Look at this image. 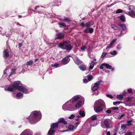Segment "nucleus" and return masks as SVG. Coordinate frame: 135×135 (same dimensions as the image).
Here are the masks:
<instances>
[{
  "label": "nucleus",
  "mask_w": 135,
  "mask_h": 135,
  "mask_svg": "<svg viewBox=\"0 0 135 135\" xmlns=\"http://www.w3.org/2000/svg\"><path fill=\"white\" fill-rule=\"evenodd\" d=\"M91 120H96L97 118L96 115H93L91 118Z\"/></svg>",
  "instance_id": "obj_34"
},
{
  "label": "nucleus",
  "mask_w": 135,
  "mask_h": 135,
  "mask_svg": "<svg viewBox=\"0 0 135 135\" xmlns=\"http://www.w3.org/2000/svg\"><path fill=\"white\" fill-rule=\"evenodd\" d=\"M105 66V63H103L100 66V69H103V66Z\"/></svg>",
  "instance_id": "obj_48"
},
{
  "label": "nucleus",
  "mask_w": 135,
  "mask_h": 135,
  "mask_svg": "<svg viewBox=\"0 0 135 135\" xmlns=\"http://www.w3.org/2000/svg\"><path fill=\"white\" fill-rule=\"evenodd\" d=\"M75 117V116L74 114L71 115L69 117V118L70 119H73Z\"/></svg>",
  "instance_id": "obj_44"
},
{
  "label": "nucleus",
  "mask_w": 135,
  "mask_h": 135,
  "mask_svg": "<svg viewBox=\"0 0 135 135\" xmlns=\"http://www.w3.org/2000/svg\"><path fill=\"white\" fill-rule=\"evenodd\" d=\"M5 35L6 37H8L11 34L10 33H7V31H6L5 33Z\"/></svg>",
  "instance_id": "obj_56"
},
{
  "label": "nucleus",
  "mask_w": 135,
  "mask_h": 135,
  "mask_svg": "<svg viewBox=\"0 0 135 135\" xmlns=\"http://www.w3.org/2000/svg\"><path fill=\"white\" fill-rule=\"evenodd\" d=\"M111 55H115L117 54V52L115 51H114L113 52L110 53Z\"/></svg>",
  "instance_id": "obj_43"
},
{
  "label": "nucleus",
  "mask_w": 135,
  "mask_h": 135,
  "mask_svg": "<svg viewBox=\"0 0 135 135\" xmlns=\"http://www.w3.org/2000/svg\"><path fill=\"white\" fill-rule=\"evenodd\" d=\"M8 70V69H7V70H4V75H5V76H6V73H7V72H8L7 71Z\"/></svg>",
  "instance_id": "obj_61"
},
{
  "label": "nucleus",
  "mask_w": 135,
  "mask_h": 135,
  "mask_svg": "<svg viewBox=\"0 0 135 135\" xmlns=\"http://www.w3.org/2000/svg\"><path fill=\"white\" fill-rule=\"evenodd\" d=\"M111 109L113 110H117L119 108L117 107H112Z\"/></svg>",
  "instance_id": "obj_47"
},
{
  "label": "nucleus",
  "mask_w": 135,
  "mask_h": 135,
  "mask_svg": "<svg viewBox=\"0 0 135 135\" xmlns=\"http://www.w3.org/2000/svg\"><path fill=\"white\" fill-rule=\"evenodd\" d=\"M118 26L122 28L123 30L125 31L126 29V25L124 23H119L118 24Z\"/></svg>",
  "instance_id": "obj_19"
},
{
  "label": "nucleus",
  "mask_w": 135,
  "mask_h": 135,
  "mask_svg": "<svg viewBox=\"0 0 135 135\" xmlns=\"http://www.w3.org/2000/svg\"><path fill=\"white\" fill-rule=\"evenodd\" d=\"M101 81H97L96 83H94V85L92 88V90L93 91H95L97 90L99 85L100 84Z\"/></svg>",
  "instance_id": "obj_10"
},
{
  "label": "nucleus",
  "mask_w": 135,
  "mask_h": 135,
  "mask_svg": "<svg viewBox=\"0 0 135 135\" xmlns=\"http://www.w3.org/2000/svg\"><path fill=\"white\" fill-rule=\"evenodd\" d=\"M69 41L66 40L63 43H61L59 44V47L63 50H70L72 47L70 44H69Z\"/></svg>",
  "instance_id": "obj_4"
},
{
  "label": "nucleus",
  "mask_w": 135,
  "mask_h": 135,
  "mask_svg": "<svg viewBox=\"0 0 135 135\" xmlns=\"http://www.w3.org/2000/svg\"><path fill=\"white\" fill-rule=\"evenodd\" d=\"M132 132H127L125 133L124 135H132Z\"/></svg>",
  "instance_id": "obj_42"
},
{
  "label": "nucleus",
  "mask_w": 135,
  "mask_h": 135,
  "mask_svg": "<svg viewBox=\"0 0 135 135\" xmlns=\"http://www.w3.org/2000/svg\"><path fill=\"white\" fill-rule=\"evenodd\" d=\"M79 115H76L75 116L78 118H80L81 117H84L85 115L84 111V110H81L79 112Z\"/></svg>",
  "instance_id": "obj_12"
},
{
  "label": "nucleus",
  "mask_w": 135,
  "mask_h": 135,
  "mask_svg": "<svg viewBox=\"0 0 135 135\" xmlns=\"http://www.w3.org/2000/svg\"><path fill=\"white\" fill-rule=\"evenodd\" d=\"M73 105V103L71 102V100H69L63 105L62 109L65 111L73 110L74 109Z\"/></svg>",
  "instance_id": "obj_5"
},
{
  "label": "nucleus",
  "mask_w": 135,
  "mask_h": 135,
  "mask_svg": "<svg viewBox=\"0 0 135 135\" xmlns=\"http://www.w3.org/2000/svg\"><path fill=\"white\" fill-rule=\"evenodd\" d=\"M64 20L65 21L68 22H69L70 21V20L69 18L65 17H64Z\"/></svg>",
  "instance_id": "obj_40"
},
{
  "label": "nucleus",
  "mask_w": 135,
  "mask_h": 135,
  "mask_svg": "<svg viewBox=\"0 0 135 135\" xmlns=\"http://www.w3.org/2000/svg\"><path fill=\"white\" fill-rule=\"evenodd\" d=\"M106 112L107 113L110 114L111 112V111L109 109H108L106 111Z\"/></svg>",
  "instance_id": "obj_53"
},
{
  "label": "nucleus",
  "mask_w": 135,
  "mask_h": 135,
  "mask_svg": "<svg viewBox=\"0 0 135 135\" xmlns=\"http://www.w3.org/2000/svg\"><path fill=\"white\" fill-rule=\"evenodd\" d=\"M132 122V120H130L127 121V125L129 126H130L132 124L131 123Z\"/></svg>",
  "instance_id": "obj_38"
},
{
  "label": "nucleus",
  "mask_w": 135,
  "mask_h": 135,
  "mask_svg": "<svg viewBox=\"0 0 135 135\" xmlns=\"http://www.w3.org/2000/svg\"><path fill=\"white\" fill-rule=\"evenodd\" d=\"M57 38L56 39H62L64 37V35L62 33H60L58 34L57 35Z\"/></svg>",
  "instance_id": "obj_18"
},
{
  "label": "nucleus",
  "mask_w": 135,
  "mask_h": 135,
  "mask_svg": "<svg viewBox=\"0 0 135 135\" xmlns=\"http://www.w3.org/2000/svg\"><path fill=\"white\" fill-rule=\"evenodd\" d=\"M59 65L58 64H55L52 65L53 67H55V68H57L58 66Z\"/></svg>",
  "instance_id": "obj_59"
},
{
  "label": "nucleus",
  "mask_w": 135,
  "mask_h": 135,
  "mask_svg": "<svg viewBox=\"0 0 135 135\" xmlns=\"http://www.w3.org/2000/svg\"><path fill=\"white\" fill-rule=\"evenodd\" d=\"M69 129L70 131H73L74 129V127L72 125H70L69 126Z\"/></svg>",
  "instance_id": "obj_28"
},
{
  "label": "nucleus",
  "mask_w": 135,
  "mask_h": 135,
  "mask_svg": "<svg viewBox=\"0 0 135 135\" xmlns=\"http://www.w3.org/2000/svg\"><path fill=\"white\" fill-rule=\"evenodd\" d=\"M93 76L91 75H89L88 77V79L89 81H90L92 79Z\"/></svg>",
  "instance_id": "obj_41"
},
{
  "label": "nucleus",
  "mask_w": 135,
  "mask_h": 135,
  "mask_svg": "<svg viewBox=\"0 0 135 135\" xmlns=\"http://www.w3.org/2000/svg\"><path fill=\"white\" fill-rule=\"evenodd\" d=\"M121 128L123 130H125L126 128V124L122 125L121 126Z\"/></svg>",
  "instance_id": "obj_37"
},
{
  "label": "nucleus",
  "mask_w": 135,
  "mask_h": 135,
  "mask_svg": "<svg viewBox=\"0 0 135 135\" xmlns=\"http://www.w3.org/2000/svg\"><path fill=\"white\" fill-rule=\"evenodd\" d=\"M122 102L117 101L115 102H114L113 104L114 105L117 106L120 103H122Z\"/></svg>",
  "instance_id": "obj_33"
},
{
  "label": "nucleus",
  "mask_w": 135,
  "mask_h": 135,
  "mask_svg": "<svg viewBox=\"0 0 135 135\" xmlns=\"http://www.w3.org/2000/svg\"><path fill=\"white\" fill-rule=\"evenodd\" d=\"M22 43H20L19 44V46L20 47H21L22 45Z\"/></svg>",
  "instance_id": "obj_63"
},
{
  "label": "nucleus",
  "mask_w": 135,
  "mask_h": 135,
  "mask_svg": "<svg viewBox=\"0 0 135 135\" xmlns=\"http://www.w3.org/2000/svg\"><path fill=\"white\" fill-rule=\"evenodd\" d=\"M112 120L108 119H105L103 122L101 123V126L103 128H109L110 125L112 124Z\"/></svg>",
  "instance_id": "obj_6"
},
{
  "label": "nucleus",
  "mask_w": 135,
  "mask_h": 135,
  "mask_svg": "<svg viewBox=\"0 0 135 135\" xmlns=\"http://www.w3.org/2000/svg\"><path fill=\"white\" fill-rule=\"evenodd\" d=\"M41 117V115L40 112L37 111L33 112L29 117L30 123L32 124H35L40 120Z\"/></svg>",
  "instance_id": "obj_3"
},
{
  "label": "nucleus",
  "mask_w": 135,
  "mask_h": 135,
  "mask_svg": "<svg viewBox=\"0 0 135 135\" xmlns=\"http://www.w3.org/2000/svg\"><path fill=\"white\" fill-rule=\"evenodd\" d=\"M117 38H115L113 40L112 42H113L114 43V42L117 40Z\"/></svg>",
  "instance_id": "obj_64"
},
{
  "label": "nucleus",
  "mask_w": 135,
  "mask_h": 135,
  "mask_svg": "<svg viewBox=\"0 0 135 135\" xmlns=\"http://www.w3.org/2000/svg\"><path fill=\"white\" fill-rule=\"evenodd\" d=\"M75 63L78 65H79L81 64L82 62L79 60L78 57H76L74 59Z\"/></svg>",
  "instance_id": "obj_16"
},
{
  "label": "nucleus",
  "mask_w": 135,
  "mask_h": 135,
  "mask_svg": "<svg viewBox=\"0 0 135 135\" xmlns=\"http://www.w3.org/2000/svg\"><path fill=\"white\" fill-rule=\"evenodd\" d=\"M80 96L79 95H76L72 99L70 100H71V102L73 103V102H75L78 100L80 98Z\"/></svg>",
  "instance_id": "obj_13"
},
{
  "label": "nucleus",
  "mask_w": 135,
  "mask_h": 135,
  "mask_svg": "<svg viewBox=\"0 0 135 135\" xmlns=\"http://www.w3.org/2000/svg\"><path fill=\"white\" fill-rule=\"evenodd\" d=\"M16 97L17 99H19L20 98H22L23 97V94L21 93H18L17 94Z\"/></svg>",
  "instance_id": "obj_25"
},
{
  "label": "nucleus",
  "mask_w": 135,
  "mask_h": 135,
  "mask_svg": "<svg viewBox=\"0 0 135 135\" xmlns=\"http://www.w3.org/2000/svg\"><path fill=\"white\" fill-rule=\"evenodd\" d=\"M82 102L81 101H79L75 105V107L76 108L79 109L80 108Z\"/></svg>",
  "instance_id": "obj_20"
},
{
  "label": "nucleus",
  "mask_w": 135,
  "mask_h": 135,
  "mask_svg": "<svg viewBox=\"0 0 135 135\" xmlns=\"http://www.w3.org/2000/svg\"><path fill=\"white\" fill-rule=\"evenodd\" d=\"M79 68L81 70L84 71L86 69V66L83 64L81 65L80 66H79Z\"/></svg>",
  "instance_id": "obj_26"
},
{
  "label": "nucleus",
  "mask_w": 135,
  "mask_h": 135,
  "mask_svg": "<svg viewBox=\"0 0 135 135\" xmlns=\"http://www.w3.org/2000/svg\"><path fill=\"white\" fill-rule=\"evenodd\" d=\"M125 115V114L124 113H123L120 116V117H119L118 118L119 119H120L121 118H122V117H123L124 115Z\"/></svg>",
  "instance_id": "obj_60"
},
{
  "label": "nucleus",
  "mask_w": 135,
  "mask_h": 135,
  "mask_svg": "<svg viewBox=\"0 0 135 135\" xmlns=\"http://www.w3.org/2000/svg\"><path fill=\"white\" fill-rule=\"evenodd\" d=\"M88 30L89 31V32L90 33H92L93 31H94V30L92 28H90L89 29H88Z\"/></svg>",
  "instance_id": "obj_45"
},
{
  "label": "nucleus",
  "mask_w": 135,
  "mask_h": 135,
  "mask_svg": "<svg viewBox=\"0 0 135 135\" xmlns=\"http://www.w3.org/2000/svg\"><path fill=\"white\" fill-rule=\"evenodd\" d=\"M86 45H85L84 46H83L81 47V50H84L86 49Z\"/></svg>",
  "instance_id": "obj_46"
},
{
  "label": "nucleus",
  "mask_w": 135,
  "mask_h": 135,
  "mask_svg": "<svg viewBox=\"0 0 135 135\" xmlns=\"http://www.w3.org/2000/svg\"><path fill=\"white\" fill-rule=\"evenodd\" d=\"M117 132V131L115 130H114L113 131V135H116Z\"/></svg>",
  "instance_id": "obj_58"
},
{
  "label": "nucleus",
  "mask_w": 135,
  "mask_h": 135,
  "mask_svg": "<svg viewBox=\"0 0 135 135\" xmlns=\"http://www.w3.org/2000/svg\"><path fill=\"white\" fill-rule=\"evenodd\" d=\"M112 28L115 30H118V27L117 25H112Z\"/></svg>",
  "instance_id": "obj_35"
},
{
  "label": "nucleus",
  "mask_w": 135,
  "mask_h": 135,
  "mask_svg": "<svg viewBox=\"0 0 135 135\" xmlns=\"http://www.w3.org/2000/svg\"><path fill=\"white\" fill-rule=\"evenodd\" d=\"M105 66L107 69H111L112 71H113L114 70V68H112L111 66L105 63Z\"/></svg>",
  "instance_id": "obj_24"
},
{
  "label": "nucleus",
  "mask_w": 135,
  "mask_h": 135,
  "mask_svg": "<svg viewBox=\"0 0 135 135\" xmlns=\"http://www.w3.org/2000/svg\"><path fill=\"white\" fill-rule=\"evenodd\" d=\"M124 12V11H123V10L120 9H118L115 12L116 13H118Z\"/></svg>",
  "instance_id": "obj_31"
},
{
  "label": "nucleus",
  "mask_w": 135,
  "mask_h": 135,
  "mask_svg": "<svg viewBox=\"0 0 135 135\" xmlns=\"http://www.w3.org/2000/svg\"><path fill=\"white\" fill-rule=\"evenodd\" d=\"M129 10L131 11L130 12H126L125 13L131 16L132 17H135V10L134 7L132 6H129L128 7Z\"/></svg>",
  "instance_id": "obj_7"
},
{
  "label": "nucleus",
  "mask_w": 135,
  "mask_h": 135,
  "mask_svg": "<svg viewBox=\"0 0 135 135\" xmlns=\"http://www.w3.org/2000/svg\"><path fill=\"white\" fill-rule=\"evenodd\" d=\"M58 122L59 123L61 122L65 124H66L67 123V122L63 118H60L59 119Z\"/></svg>",
  "instance_id": "obj_22"
},
{
  "label": "nucleus",
  "mask_w": 135,
  "mask_h": 135,
  "mask_svg": "<svg viewBox=\"0 0 135 135\" xmlns=\"http://www.w3.org/2000/svg\"><path fill=\"white\" fill-rule=\"evenodd\" d=\"M106 108V105L104 101L102 99L96 100L94 105V111L96 113L101 112L103 108Z\"/></svg>",
  "instance_id": "obj_2"
},
{
  "label": "nucleus",
  "mask_w": 135,
  "mask_h": 135,
  "mask_svg": "<svg viewBox=\"0 0 135 135\" xmlns=\"http://www.w3.org/2000/svg\"><path fill=\"white\" fill-rule=\"evenodd\" d=\"M127 91L129 93H131L132 92V90L131 89H129L127 90Z\"/></svg>",
  "instance_id": "obj_57"
},
{
  "label": "nucleus",
  "mask_w": 135,
  "mask_h": 135,
  "mask_svg": "<svg viewBox=\"0 0 135 135\" xmlns=\"http://www.w3.org/2000/svg\"><path fill=\"white\" fill-rule=\"evenodd\" d=\"M11 72L10 74V75H9V77L11 76L13 74H14L15 73V71H16V70L15 69H12L11 70Z\"/></svg>",
  "instance_id": "obj_32"
},
{
  "label": "nucleus",
  "mask_w": 135,
  "mask_h": 135,
  "mask_svg": "<svg viewBox=\"0 0 135 135\" xmlns=\"http://www.w3.org/2000/svg\"><path fill=\"white\" fill-rule=\"evenodd\" d=\"M120 19L122 21L124 22L125 21V18L124 16H122L120 17Z\"/></svg>",
  "instance_id": "obj_36"
},
{
  "label": "nucleus",
  "mask_w": 135,
  "mask_h": 135,
  "mask_svg": "<svg viewBox=\"0 0 135 135\" xmlns=\"http://www.w3.org/2000/svg\"><path fill=\"white\" fill-rule=\"evenodd\" d=\"M83 81L85 83H86L88 82V79H87L86 78L84 79H83Z\"/></svg>",
  "instance_id": "obj_51"
},
{
  "label": "nucleus",
  "mask_w": 135,
  "mask_h": 135,
  "mask_svg": "<svg viewBox=\"0 0 135 135\" xmlns=\"http://www.w3.org/2000/svg\"><path fill=\"white\" fill-rule=\"evenodd\" d=\"M106 54L107 53H103L102 54V55L101 56V57L102 58H103L106 55Z\"/></svg>",
  "instance_id": "obj_49"
},
{
  "label": "nucleus",
  "mask_w": 135,
  "mask_h": 135,
  "mask_svg": "<svg viewBox=\"0 0 135 135\" xmlns=\"http://www.w3.org/2000/svg\"><path fill=\"white\" fill-rule=\"evenodd\" d=\"M106 95H107V97H108L111 99H112L113 98V97L111 95H109V94H107Z\"/></svg>",
  "instance_id": "obj_55"
},
{
  "label": "nucleus",
  "mask_w": 135,
  "mask_h": 135,
  "mask_svg": "<svg viewBox=\"0 0 135 135\" xmlns=\"http://www.w3.org/2000/svg\"><path fill=\"white\" fill-rule=\"evenodd\" d=\"M35 12H38V13H44V12L41 9V7L39 6H37L35 8Z\"/></svg>",
  "instance_id": "obj_11"
},
{
  "label": "nucleus",
  "mask_w": 135,
  "mask_h": 135,
  "mask_svg": "<svg viewBox=\"0 0 135 135\" xmlns=\"http://www.w3.org/2000/svg\"><path fill=\"white\" fill-rule=\"evenodd\" d=\"M58 24L60 26V27H65L66 26L65 24L63 23H58Z\"/></svg>",
  "instance_id": "obj_39"
},
{
  "label": "nucleus",
  "mask_w": 135,
  "mask_h": 135,
  "mask_svg": "<svg viewBox=\"0 0 135 135\" xmlns=\"http://www.w3.org/2000/svg\"><path fill=\"white\" fill-rule=\"evenodd\" d=\"M96 60V59H94L93 61H91V62L90 63V65L89 67V70L90 71L92 70L93 69L94 66L96 64L97 62Z\"/></svg>",
  "instance_id": "obj_9"
},
{
  "label": "nucleus",
  "mask_w": 135,
  "mask_h": 135,
  "mask_svg": "<svg viewBox=\"0 0 135 135\" xmlns=\"http://www.w3.org/2000/svg\"><path fill=\"white\" fill-rule=\"evenodd\" d=\"M90 124L91 126H95L97 124V122L95 120H91L90 122Z\"/></svg>",
  "instance_id": "obj_27"
},
{
  "label": "nucleus",
  "mask_w": 135,
  "mask_h": 135,
  "mask_svg": "<svg viewBox=\"0 0 135 135\" xmlns=\"http://www.w3.org/2000/svg\"><path fill=\"white\" fill-rule=\"evenodd\" d=\"M91 25H92L89 22L86 23L85 25L86 27V28L84 31V32L85 33L86 32L87 30L90 28V27Z\"/></svg>",
  "instance_id": "obj_15"
},
{
  "label": "nucleus",
  "mask_w": 135,
  "mask_h": 135,
  "mask_svg": "<svg viewBox=\"0 0 135 135\" xmlns=\"http://www.w3.org/2000/svg\"><path fill=\"white\" fill-rule=\"evenodd\" d=\"M132 99L131 97H128L127 99V100L128 101H130L132 100Z\"/></svg>",
  "instance_id": "obj_54"
},
{
  "label": "nucleus",
  "mask_w": 135,
  "mask_h": 135,
  "mask_svg": "<svg viewBox=\"0 0 135 135\" xmlns=\"http://www.w3.org/2000/svg\"><path fill=\"white\" fill-rule=\"evenodd\" d=\"M80 25L83 27H84L85 26V24L84 22H81L80 23Z\"/></svg>",
  "instance_id": "obj_52"
},
{
  "label": "nucleus",
  "mask_w": 135,
  "mask_h": 135,
  "mask_svg": "<svg viewBox=\"0 0 135 135\" xmlns=\"http://www.w3.org/2000/svg\"><path fill=\"white\" fill-rule=\"evenodd\" d=\"M123 95H118L117 96V98L119 100H121L123 98Z\"/></svg>",
  "instance_id": "obj_30"
},
{
  "label": "nucleus",
  "mask_w": 135,
  "mask_h": 135,
  "mask_svg": "<svg viewBox=\"0 0 135 135\" xmlns=\"http://www.w3.org/2000/svg\"><path fill=\"white\" fill-rule=\"evenodd\" d=\"M3 56L4 57H7L9 56V54L8 50L6 49L4 51Z\"/></svg>",
  "instance_id": "obj_17"
},
{
  "label": "nucleus",
  "mask_w": 135,
  "mask_h": 135,
  "mask_svg": "<svg viewBox=\"0 0 135 135\" xmlns=\"http://www.w3.org/2000/svg\"><path fill=\"white\" fill-rule=\"evenodd\" d=\"M112 46L110 44V45H108V46L107 47L106 49H108L110 47Z\"/></svg>",
  "instance_id": "obj_62"
},
{
  "label": "nucleus",
  "mask_w": 135,
  "mask_h": 135,
  "mask_svg": "<svg viewBox=\"0 0 135 135\" xmlns=\"http://www.w3.org/2000/svg\"><path fill=\"white\" fill-rule=\"evenodd\" d=\"M55 132V131L52 128H50L48 132L47 135H52Z\"/></svg>",
  "instance_id": "obj_23"
},
{
  "label": "nucleus",
  "mask_w": 135,
  "mask_h": 135,
  "mask_svg": "<svg viewBox=\"0 0 135 135\" xmlns=\"http://www.w3.org/2000/svg\"><path fill=\"white\" fill-rule=\"evenodd\" d=\"M70 61V59L68 57H65L62 61V64L65 65L68 63Z\"/></svg>",
  "instance_id": "obj_14"
},
{
  "label": "nucleus",
  "mask_w": 135,
  "mask_h": 135,
  "mask_svg": "<svg viewBox=\"0 0 135 135\" xmlns=\"http://www.w3.org/2000/svg\"><path fill=\"white\" fill-rule=\"evenodd\" d=\"M33 62L32 60H31L29 61H28L27 62L26 65L28 66H30L32 64Z\"/></svg>",
  "instance_id": "obj_29"
},
{
  "label": "nucleus",
  "mask_w": 135,
  "mask_h": 135,
  "mask_svg": "<svg viewBox=\"0 0 135 135\" xmlns=\"http://www.w3.org/2000/svg\"><path fill=\"white\" fill-rule=\"evenodd\" d=\"M33 132L29 129H26L23 131L20 135H32Z\"/></svg>",
  "instance_id": "obj_8"
},
{
  "label": "nucleus",
  "mask_w": 135,
  "mask_h": 135,
  "mask_svg": "<svg viewBox=\"0 0 135 135\" xmlns=\"http://www.w3.org/2000/svg\"><path fill=\"white\" fill-rule=\"evenodd\" d=\"M121 48V46L120 45H117V49L118 50H120Z\"/></svg>",
  "instance_id": "obj_50"
},
{
  "label": "nucleus",
  "mask_w": 135,
  "mask_h": 135,
  "mask_svg": "<svg viewBox=\"0 0 135 135\" xmlns=\"http://www.w3.org/2000/svg\"><path fill=\"white\" fill-rule=\"evenodd\" d=\"M20 83V81H15L13 84L10 85L8 87L5 88L4 90L7 91H12L15 90L17 89L19 91L26 94L29 93V92H28L27 90L25 87L19 85Z\"/></svg>",
  "instance_id": "obj_1"
},
{
  "label": "nucleus",
  "mask_w": 135,
  "mask_h": 135,
  "mask_svg": "<svg viewBox=\"0 0 135 135\" xmlns=\"http://www.w3.org/2000/svg\"><path fill=\"white\" fill-rule=\"evenodd\" d=\"M58 127V123H54L52 124L51 126V128L54 129H56Z\"/></svg>",
  "instance_id": "obj_21"
}]
</instances>
